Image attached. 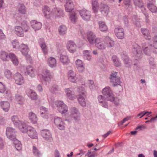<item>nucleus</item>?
Returning <instances> with one entry per match:
<instances>
[{"label": "nucleus", "instance_id": "obj_1", "mask_svg": "<svg viewBox=\"0 0 157 157\" xmlns=\"http://www.w3.org/2000/svg\"><path fill=\"white\" fill-rule=\"evenodd\" d=\"M16 131L14 129L9 127L6 128V134L9 139L13 141V146L20 147L22 146V145L21 142L16 139Z\"/></svg>", "mask_w": 157, "mask_h": 157}, {"label": "nucleus", "instance_id": "obj_2", "mask_svg": "<svg viewBox=\"0 0 157 157\" xmlns=\"http://www.w3.org/2000/svg\"><path fill=\"white\" fill-rule=\"evenodd\" d=\"M102 93L105 96V98L107 101H113L116 105L119 104V99L117 98L114 97L113 91L110 87L106 86L102 90Z\"/></svg>", "mask_w": 157, "mask_h": 157}, {"label": "nucleus", "instance_id": "obj_3", "mask_svg": "<svg viewBox=\"0 0 157 157\" xmlns=\"http://www.w3.org/2000/svg\"><path fill=\"white\" fill-rule=\"evenodd\" d=\"M0 58L4 61H7L10 58L15 65H17L18 64V59L15 55L12 53H10L8 55L6 52L2 51L0 53Z\"/></svg>", "mask_w": 157, "mask_h": 157}, {"label": "nucleus", "instance_id": "obj_4", "mask_svg": "<svg viewBox=\"0 0 157 157\" xmlns=\"http://www.w3.org/2000/svg\"><path fill=\"white\" fill-rule=\"evenodd\" d=\"M133 55L136 60H139L142 57V52L140 47L137 44L133 45L132 49Z\"/></svg>", "mask_w": 157, "mask_h": 157}, {"label": "nucleus", "instance_id": "obj_5", "mask_svg": "<svg viewBox=\"0 0 157 157\" xmlns=\"http://www.w3.org/2000/svg\"><path fill=\"white\" fill-rule=\"evenodd\" d=\"M53 73L50 72L49 70L44 69L43 70L42 72L41 77L40 78L41 81L43 80L46 82L49 81L51 79L53 78Z\"/></svg>", "mask_w": 157, "mask_h": 157}, {"label": "nucleus", "instance_id": "obj_6", "mask_svg": "<svg viewBox=\"0 0 157 157\" xmlns=\"http://www.w3.org/2000/svg\"><path fill=\"white\" fill-rule=\"evenodd\" d=\"M55 104L59 111L61 113H65L67 112V107L62 101H56Z\"/></svg>", "mask_w": 157, "mask_h": 157}, {"label": "nucleus", "instance_id": "obj_7", "mask_svg": "<svg viewBox=\"0 0 157 157\" xmlns=\"http://www.w3.org/2000/svg\"><path fill=\"white\" fill-rule=\"evenodd\" d=\"M87 39L90 44H96L99 38L96 37L95 34L91 31H89L86 33Z\"/></svg>", "mask_w": 157, "mask_h": 157}, {"label": "nucleus", "instance_id": "obj_8", "mask_svg": "<svg viewBox=\"0 0 157 157\" xmlns=\"http://www.w3.org/2000/svg\"><path fill=\"white\" fill-rule=\"evenodd\" d=\"M117 74L116 72H112L110 77V82L113 83V85L114 86L120 85V78L118 76H117Z\"/></svg>", "mask_w": 157, "mask_h": 157}, {"label": "nucleus", "instance_id": "obj_9", "mask_svg": "<svg viewBox=\"0 0 157 157\" xmlns=\"http://www.w3.org/2000/svg\"><path fill=\"white\" fill-rule=\"evenodd\" d=\"M80 14L84 20L88 21L90 20L91 17V12L85 9H83L79 11Z\"/></svg>", "mask_w": 157, "mask_h": 157}, {"label": "nucleus", "instance_id": "obj_10", "mask_svg": "<svg viewBox=\"0 0 157 157\" xmlns=\"http://www.w3.org/2000/svg\"><path fill=\"white\" fill-rule=\"evenodd\" d=\"M71 114L72 118L75 121L80 120V113L78 109L75 107H72L71 109Z\"/></svg>", "mask_w": 157, "mask_h": 157}, {"label": "nucleus", "instance_id": "obj_11", "mask_svg": "<svg viewBox=\"0 0 157 157\" xmlns=\"http://www.w3.org/2000/svg\"><path fill=\"white\" fill-rule=\"evenodd\" d=\"M143 51L144 54L147 56H150L152 52V45L147 43H144L142 44Z\"/></svg>", "mask_w": 157, "mask_h": 157}, {"label": "nucleus", "instance_id": "obj_12", "mask_svg": "<svg viewBox=\"0 0 157 157\" xmlns=\"http://www.w3.org/2000/svg\"><path fill=\"white\" fill-rule=\"evenodd\" d=\"M13 78L15 83L17 85H21L24 82V80L22 75L19 73L17 72L13 75Z\"/></svg>", "mask_w": 157, "mask_h": 157}, {"label": "nucleus", "instance_id": "obj_13", "mask_svg": "<svg viewBox=\"0 0 157 157\" xmlns=\"http://www.w3.org/2000/svg\"><path fill=\"white\" fill-rule=\"evenodd\" d=\"M64 92L67 98L70 100H74L76 98L74 91L71 88L65 89Z\"/></svg>", "mask_w": 157, "mask_h": 157}, {"label": "nucleus", "instance_id": "obj_14", "mask_svg": "<svg viewBox=\"0 0 157 157\" xmlns=\"http://www.w3.org/2000/svg\"><path fill=\"white\" fill-rule=\"evenodd\" d=\"M76 75V73L72 70H69L67 73V77L69 80L72 82L76 83L78 78Z\"/></svg>", "mask_w": 157, "mask_h": 157}, {"label": "nucleus", "instance_id": "obj_15", "mask_svg": "<svg viewBox=\"0 0 157 157\" xmlns=\"http://www.w3.org/2000/svg\"><path fill=\"white\" fill-rule=\"evenodd\" d=\"M41 135L43 138L47 140H52V134L48 129L43 130L41 131Z\"/></svg>", "mask_w": 157, "mask_h": 157}, {"label": "nucleus", "instance_id": "obj_16", "mask_svg": "<svg viewBox=\"0 0 157 157\" xmlns=\"http://www.w3.org/2000/svg\"><path fill=\"white\" fill-rule=\"evenodd\" d=\"M42 11L44 13V16L47 19H50L51 17H53L52 11H50L49 8L45 6L43 8Z\"/></svg>", "mask_w": 157, "mask_h": 157}, {"label": "nucleus", "instance_id": "obj_17", "mask_svg": "<svg viewBox=\"0 0 157 157\" xmlns=\"http://www.w3.org/2000/svg\"><path fill=\"white\" fill-rule=\"evenodd\" d=\"M27 132L29 136L32 139H36L38 138L37 134L35 129L32 127H29Z\"/></svg>", "mask_w": 157, "mask_h": 157}, {"label": "nucleus", "instance_id": "obj_18", "mask_svg": "<svg viewBox=\"0 0 157 157\" xmlns=\"http://www.w3.org/2000/svg\"><path fill=\"white\" fill-rule=\"evenodd\" d=\"M77 46L75 43L72 41L67 42V48L68 51L70 52L73 53L76 50Z\"/></svg>", "mask_w": 157, "mask_h": 157}, {"label": "nucleus", "instance_id": "obj_19", "mask_svg": "<svg viewBox=\"0 0 157 157\" xmlns=\"http://www.w3.org/2000/svg\"><path fill=\"white\" fill-rule=\"evenodd\" d=\"M17 126L19 130L23 133L27 132L28 131V128L30 127L27 125L25 121H22Z\"/></svg>", "mask_w": 157, "mask_h": 157}, {"label": "nucleus", "instance_id": "obj_20", "mask_svg": "<svg viewBox=\"0 0 157 157\" xmlns=\"http://www.w3.org/2000/svg\"><path fill=\"white\" fill-rule=\"evenodd\" d=\"M53 17H61L63 16V12L60 8H54L52 10Z\"/></svg>", "mask_w": 157, "mask_h": 157}, {"label": "nucleus", "instance_id": "obj_21", "mask_svg": "<svg viewBox=\"0 0 157 157\" xmlns=\"http://www.w3.org/2000/svg\"><path fill=\"white\" fill-rule=\"evenodd\" d=\"M99 10L104 16H106L109 11V7L106 4L101 3L99 7Z\"/></svg>", "mask_w": 157, "mask_h": 157}, {"label": "nucleus", "instance_id": "obj_22", "mask_svg": "<svg viewBox=\"0 0 157 157\" xmlns=\"http://www.w3.org/2000/svg\"><path fill=\"white\" fill-rule=\"evenodd\" d=\"M98 103L100 105L105 108H108V103L103 95H99L98 97Z\"/></svg>", "mask_w": 157, "mask_h": 157}, {"label": "nucleus", "instance_id": "obj_23", "mask_svg": "<svg viewBox=\"0 0 157 157\" xmlns=\"http://www.w3.org/2000/svg\"><path fill=\"white\" fill-rule=\"evenodd\" d=\"M114 32L118 38L122 39L124 37V30L122 28L120 27L116 28L115 29Z\"/></svg>", "mask_w": 157, "mask_h": 157}, {"label": "nucleus", "instance_id": "obj_24", "mask_svg": "<svg viewBox=\"0 0 157 157\" xmlns=\"http://www.w3.org/2000/svg\"><path fill=\"white\" fill-rule=\"evenodd\" d=\"M121 55L126 67H130L132 64V63L131 60H129L128 57L126 55V53L125 52L121 53Z\"/></svg>", "mask_w": 157, "mask_h": 157}, {"label": "nucleus", "instance_id": "obj_25", "mask_svg": "<svg viewBox=\"0 0 157 157\" xmlns=\"http://www.w3.org/2000/svg\"><path fill=\"white\" fill-rule=\"evenodd\" d=\"M38 41L40 44V46L44 54L45 55L47 54L48 52V48L45 43L43 39L40 38Z\"/></svg>", "mask_w": 157, "mask_h": 157}, {"label": "nucleus", "instance_id": "obj_26", "mask_svg": "<svg viewBox=\"0 0 157 157\" xmlns=\"http://www.w3.org/2000/svg\"><path fill=\"white\" fill-rule=\"evenodd\" d=\"M74 5L72 1L71 0L66 1L65 5V10L67 12H70L73 9Z\"/></svg>", "mask_w": 157, "mask_h": 157}, {"label": "nucleus", "instance_id": "obj_27", "mask_svg": "<svg viewBox=\"0 0 157 157\" xmlns=\"http://www.w3.org/2000/svg\"><path fill=\"white\" fill-rule=\"evenodd\" d=\"M96 47L99 49L103 50L106 48L105 41L104 40H102L99 38L95 44Z\"/></svg>", "mask_w": 157, "mask_h": 157}, {"label": "nucleus", "instance_id": "obj_28", "mask_svg": "<svg viewBox=\"0 0 157 157\" xmlns=\"http://www.w3.org/2000/svg\"><path fill=\"white\" fill-rule=\"evenodd\" d=\"M40 115L43 118L47 119L49 117V114L48 109L46 108L41 106L40 108Z\"/></svg>", "mask_w": 157, "mask_h": 157}, {"label": "nucleus", "instance_id": "obj_29", "mask_svg": "<svg viewBox=\"0 0 157 157\" xmlns=\"http://www.w3.org/2000/svg\"><path fill=\"white\" fill-rule=\"evenodd\" d=\"M75 64L76 67L78 71L79 72H83L85 69V67L83 65L82 61L80 59H77L75 61Z\"/></svg>", "mask_w": 157, "mask_h": 157}, {"label": "nucleus", "instance_id": "obj_30", "mask_svg": "<svg viewBox=\"0 0 157 157\" xmlns=\"http://www.w3.org/2000/svg\"><path fill=\"white\" fill-rule=\"evenodd\" d=\"M28 96L32 100H36L37 98V95L33 90L29 89L26 91Z\"/></svg>", "mask_w": 157, "mask_h": 157}, {"label": "nucleus", "instance_id": "obj_31", "mask_svg": "<svg viewBox=\"0 0 157 157\" xmlns=\"http://www.w3.org/2000/svg\"><path fill=\"white\" fill-rule=\"evenodd\" d=\"M27 74L32 78H34L36 75L37 72L35 69L30 66L26 68Z\"/></svg>", "mask_w": 157, "mask_h": 157}, {"label": "nucleus", "instance_id": "obj_32", "mask_svg": "<svg viewBox=\"0 0 157 157\" xmlns=\"http://www.w3.org/2000/svg\"><path fill=\"white\" fill-rule=\"evenodd\" d=\"M29 118L30 122L33 124H36L37 122L38 118L36 115L32 112L29 113Z\"/></svg>", "mask_w": 157, "mask_h": 157}, {"label": "nucleus", "instance_id": "obj_33", "mask_svg": "<svg viewBox=\"0 0 157 157\" xmlns=\"http://www.w3.org/2000/svg\"><path fill=\"white\" fill-rule=\"evenodd\" d=\"M30 24L32 28L35 30L40 29L42 26L41 23L35 20L31 21Z\"/></svg>", "mask_w": 157, "mask_h": 157}, {"label": "nucleus", "instance_id": "obj_34", "mask_svg": "<svg viewBox=\"0 0 157 157\" xmlns=\"http://www.w3.org/2000/svg\"><path fill=\"white\" fill-rule=\"evenodd\" d=\"M15 33L18 36L23 37L24 36V31L23 28L21 26H17L14 28Z\"/></svg>", "mask_w": 157, "mask_h": 157}, {"label": "nucleus", "instance_id": "obj_35", "mask_svg": "<svg viewBox=\"0 0 157 157\" xmlns=\"http://www.w3.org/2000/svg\"><path fill=\"white\" fill-rule=\"evenodd\" d=\"M106 47L111 48L114 45V41L109 36H106L104 38Z\"/></svg>", "mask_w": 157, "mask_h": 157}, {"label": "nucleus", "instance_id": "obj_36", "mask_svg": "<svg viewBox=\"0 0 157 157\" xmlns=\"http://www.w3.org/2000/svg\"><path fill=\"white\" fill-rule=\"evenodd\" d=\"M60 60L63 65H67L70 63V60L67 56L63 54L60 55Z\"/></svg>", "mask_w": 157, "mask_h": 157}, {"label": "nucleus", "instance_id": "obj_37", "mask_svg": "<svg viewBox=\"0 0 157 157\" xmlns=\"http://www.w3.org/2000/svg\"><path fill=\"white\" fill-rule=\"evenodd\" d=\"M20 51L22 54L26 56L28 55V52L29 51V49L27 45L22 44L20 46Z\"/></svg>", "mask_w": 157, "mask_h": 157}, {"label": "nucleus", "instance_id": "obj_38", "mask_svg": "<svg viewBox=\"0 0 157 157\" xmlns=\"http://www.w3.org/2000/svg\"><path fill=\"white\" fill-rule=\"evenodd\" d=\"M1 106L3 110L5 112H8L10 108V104L7 101H1L0 103Z\"/></svg>", "mask_w": 157, "mask_h": 157}, {"label": "nucleus", "instance_id": "obj_39", "mask_svg": "<svg viewBox=\"0 0 157 157\" xmlns=\"http://www.w3.org/2000/svg\"><path fill=\"white\" fill-rule=\"evenodd\" d=\"M84 96L82 95H81L80 94H79L78 95V102L80 105L83 107H85L86 105V103Z\"/></svg>", "mask_w": 157, "mask_h": 157}, {"label": "nucleus", "instance_id": "obj_40", "mask_svg": "<svg viewBox=\"0 0 157 157\" xmlns=\"http://www.w3.org/2000/svg\"><path fill=\"white\" fill-rule=\"evenodd\" d=\"M141 31L144 37L147 40H149L151 39V37L149 31L146 29L142 28Z\"/></svg>", "mask_w": 157, "mask_h": 157}, {"label": "nucleus", "instance_id": "obj_41", "mask_svg": "<svg viewBox=\"0 0 157 157\" xmlns=\"http://www.w3.org/2000/svg\"><path fill=\"white\" fill-rule=\"evenodd\" d=\"M83 57L84 58L89 61H91L92 59V57L90 54V51L87 50H84L83 52Z\"/></svg>", "mask_w": 157, "mask_h": 157}, {"label": "nucleus", "instance_id": "obj_42", "mask_svg": "<svg viewBox=\"0 0 157 157\" xmlns=\"http://www.w3.org/2000/svg\"><path fill=\"white\" fill-rule=\"evenodd\" d=\"M11 119L13 124L16 126H18L22 122L20 121L17 115H13L11 117Z\"/></svg>", "mask_w": 157, "mask_h": 157}, {"label": "nucleus", "instance_id": "obj_43", "mask_svg": "<svg viewBox=\"0 0 157 157\" xmlns=\"http://www.w3.org/2000/svg\"><path fill=\"white\" fill-rule=\"evenodd\" d=\"M99 30L101 32H105L106 31L108 28L104 21H99L98 22Z\"/></svg>", "mask_w": 157, "mask_h": 157}, {"label": "nucleus", "instance_id": "obj_44", "mask_svg": "<svg viewBox=\"0 0 157 157\" xmlns=\"http://www.w3.org/2000/svg\"><path fill=\"white\" fill-rule=\"evenodd\" d=\"M48 64L49 66L52 67H55L56 66V59L52 57H51L48 59Z\"/></svg>", "mask_w": 157, "mask_h": 157}, {"label": "nucleus", "instance_id": "obj_45", "mask_svg": "<svg viewBox=\"0 0 157 157\" xmlns=\"http://www.w3.org/2000/svg\"><path fill=\"white\" fill-rule=\"evenodd\" d=\"M92 9L94 13H97L98 11V3L97 0H92Z\"/></svg>", "mask_w": 157, "mask_h": 157}, {"label": "nucleus", "instance_id": "obj_46", "mask_svg": "<svg viewBox=\"0 0 157 157\" xmlns=\"http://www.w3.org/2000/svg\"><path fill=\"white\" fill-rule=\"evenodd\" d=\"M67 30V27L64 25H60L58 28L59 32L60 35H64L66 33Z\"/></svg>", "mask_w": 157, "mask_h": 157}, {"label": "nucleus", "instance_id": "obj_47", "mask_svg": "<svg viewBox=\"0 0 157 157\" xmlns=\"http://www.w3.org/2000/svg\"><path fill=\"white\" fill-rule=\"evenodd\" d=\"M147 6L149 10L152 13H156L157 12V8L153 4L148 3Z\"/></svg>", "mask_w": 157, "mask_h": 157}, {"label": "nucleus", "instance_id": "obj_48", "mask_svg": "<svg viewBox=\"0 0 157 157\" xmlns=\"http://www.w3.org/2000/svg\"><path fill=\"white\" fill-rule=\"evenodd\" d=\"M112 60L116 67H119L121 66V63L116 56H113L112 57Z\"/></svg>", "mask_w": 157, "mask_h": 157}, {"label": "nucleus", "instance_id": "obj_49", "mask_svg": "<svg viewBox=\"0 0 157 157\" xmlns=\"http://www.w3.org/2000/svg\"><path fill=\"white\" fill-rule=\"evenodd\" d=\"M69 18L72 23H75L77 18L76 13L74 12L70 13V14Z\"/></svg>", "mask_w": 157, "mask_h": 157}, {"label": "nucleus", "instance_id": "obj_50", "mask_svg": "<svg viewBox=\"0 0 157 157\" xmlns=\"http://www.w3.org/2000/svg\"><path fill=\"white\" fill-rule=\"evenodd\" d=\"M77 90L79 94L86 96V92L84 87L82 86L78 87Z\"/></svg>", "mask_w": 157, "mask_h": 157}, {"label": "nucleus", "instance_id": "obj_51", "mask_svg": "<svg viewBox=\"0 0 157 157\" xmlns=\"http://www.w3.org/2000/svg\"><path fill=\"white\" fill-rule=\"evenodd\" d=\"M19 12L22 14H25V7L23 4H19L17 7Z\"/></svg>", "mask_w": 157, "mask_h": 157}, {"label": "nucleus", "instance_id": "obj_52", "mask_svg": "<svg viewBox=\"0 0 157 157\" xmlns=\"http://www.w3.org/2000/svg\"><path fill=\"white\" fill-rule=\"evenodd\" d=\"M5 76L6 78L10 79L11 78L12 76V72L8 69H6L4 71Z\"/></svg>", "mask_w": 157, "mask_h": 157}, {"label": "nucleus", "instance_id": "obj_53", "mask_svg": "<svg viewBox=\"0 0 157 157\" xmlns=\"http://www.w3.org/2000/svg\"><path fill=\"white\" fill-rule=\"evenodd\" d=\"M21 27L23 28L24 32H27L28 31L29 29V27L28 26L26 21H23L21 23Z\"/></svg>", "mask_w": 157, "mask_h": 157}, {"label": "nucleus", "instance_id": "obj_54", "mask_svg": "<svg viewBox=\"0 0 157 157\" xmlns=\"http://www.w3.org/2000/svg\"><path fill=\"white\" fill-rule=\"evenodd\" d=\"M135 5L139 7H141L144 5L142 0H133Z\"/></svg>", "mask_w": 157, "mask_h": 157}, {"label": "nucleus", "instance_id": "obj_55", "mask_svg": "<svg viewBox=\"0 0 157 157\" xmlns=\"http://www.w3.org/2000/svg\"><path fill=\"white\" fill-rule=\"evenodd\" d=\"M140 8H141V10L142 11L143 13L145 15L146 17V22L148 23L149 22V20L147 19L148 17V15L147 13L146 12V11L145 8L142 6L141 7H140Z\"/></svg>", "mask_w": 157, "mask_h": 157}, {"label": "nucleus", "instance_id": "obj_56", "mask_svg": "<svg viewBox=\"0 0 157 157\" xmlns=\"http://www.w3.org/2000/svg\"><path fill=\"white\" fill-rule=\"evenodd\" d=\"M152 112H151L143 111L141 112L140 113L138 114L137 115V117H138L139 116H140L141 114H143V115L141 116H140V118H141L145 115H146L147 116L149 117V115Z\"/></svg>", "mask_w": 157, "mask_h": 157}, {"label": "nucleus", "instance_id": "obj_57", "mask_svg": "<svg viewBox=\"0 0 157 157\" xmlns=\"http://www.w3.org/2000/svg\"><path fill=\"white\" fill-rule=\"evenodd\" d=\"M63 121L62 118L58 117H54V123L56 126L61 123L63 122Z\"/></svg>", "mask_w": 157, "mask_h": 157}, {"label": "nucleus", "instance_id": "obj_58", "mask_svg": "<svg viewBox=\"0 0 157 157\" xmlns=\"http://www.w3.org/2000/svg\"><path fill=\"white\" fill-rule=\"evenodd\" d=\"M15 99L18 103H20V102L22 101L23 98V97L18 94H17L15 95Z\"/></svg>", "mask_w": 157, "mask_h": 157}, {"label": "nucleus", "instance_id": "obj_59", "mask_svg": "<svg viewBox=\"0 0 157 157\" xmlns=\"http://www.w3.org/2000/svg\"><path fill=\"white\" fill-rule=\"evenodd\" d=\"M153 46L155 49H157V36L155 35L153 38Z\"/></svg>", "mask_w": 157, "mask_h": 157}, {"label": "nucleus", "instance_id": "obj_60", "mask_svg": "<svg viewBox=\"0 0 157 157\" xmlns=\"http://www.w3.org/2000/svg\"><path fill=\"white\" fill-rule=\"evenodd\" d=\"M149 61L150 65L151 67L153 69L155 68L156 66L154 59L152 58H150L149 59Z\"/></svg>", "mask_w": 157, "mask_h": 157}, {"label": "nucleus", "instance_id": "obj_61", "mask_svg": "<svg viewBox=\"0 0 157 157\" xmlns=\"http://www.w3.org/2000/svg\"><path fill=\"white\" fill-rule=\"evenodd\" d=\"M58 86L56 85H54L49 88L50 91L52 93L55 92L58 89Z\"/></svg>", "mask_w": 157, "mask_h": 157}, {"label": "nucleus", "instance_id": "obj_62", "mask_svg": "<svg viewBox=\"0 0 157 157\" xmlns=\"http://www.w3.org/2000/svg\"><path fill=\"white\" fill-rule=\"evenodd\" d=\"M56 126L59 129L61 130H64V129L65 127V123L63 121L59 124L57 125Z\"/></svg>", "mask_w": 157, "mask_h": 157}, {"label": "nucleus", "instance_id": "obj_63", "mask_svg": "<svg viewBox=\"0 0 157 157\" xmlns=\"http://www.w3.org/2000/svg\"><path fill=\"white\" fill-rule=\"evenodd\" d=\"M33 151L34 155L37 157L41 155L40 152L36 148H33Z\"/></svg>", "mask_w": 157, "mask_h": 157}, {"label": "nucleus", "instance_id": "obj_64", "mask_svg": "<svg viewBox=\"0 0 157 157\" xmlns=\"http://www.w3.org/2000/svg\"><path fill=\"white\" fill-rule=\"evenodd\" d=\"M6 90L5 86L0 82V93H4Z\"/></svg>", "mask_w": 157, "mask_h": 157}]
</instances>
